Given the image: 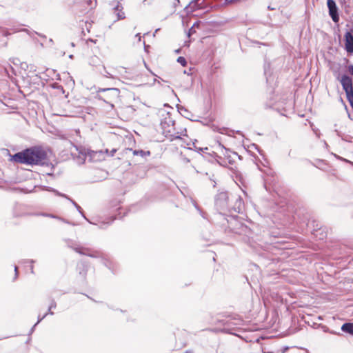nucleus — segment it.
<instances>
[{
    "mask_svg": "<svg viewBox=\"0 0 353 353\" xmlns=\"http://www.w3.org/2000/svg\"><path fill=\"white\" fill-rule=\"evenodd\" d=\"M135 38L137 39V42H140L141 41V34L139 33H137L135 35Z\"/></svg>",
    "mask_w": 353,
    "mask_h": 353,
    "instance_id": "aec40b11",
    "label": "nucleus"
},
{
    "mask_svg": "<svg viewBox=\"0 0 353 353\" xmlns=\"http://www.w3.org/2000/svg\"><path fill=\"white\" fill-rule=\"evenodd\" d=\"M163 134L171 141L186 136V128L180 123H176L171 118H165L161 123Z\"/></svg>",
    "mask_w": 353,
    "mask_h": 353,
    "instance_id": "f03ea898",
    "label": "nucleus"
},
{
    "mask_svg": "<svg viewBox=\"0 0 353 353\" xmlns=\"http://www.w3.org/2000/svg\"><path fill=\"white\" fill-rule=\"evenodd\" d=\"M92 157L93 158L97 157V159L104 158V152L102 151L92 152Z\"/></svg>",
    "mask_w": 353,
    "mask_h": 353,
    "instance_id": "f8f14e48",
    "label": "nucleus"
},
{
    "mask_svg": "<svg viewBox=\"0 0 353 353\" xmlns=\"http://www.w3.org/2000/svg\"><path fill=\"white\" fill-rule=\"evenodd\" d=\"M347 71L350 73V74L353 75V65H348Z\"/></svg>",
    "mask_w": 353,
    "mask_h": 353,
    "instance_id": "a211bd4d",
    "label": "nucleus"
},
{
    "mask_svg": "<svg viewBox=\"0 0 353 353\" xmlns=\"http://www.w3.org/2000/svg\"><path fill=\"white\" fill-rule=\"evenodd\" d=\"M112 6L114 9V12L117 15L118 20L123 19L125 18V13L123 12V6L119 1H113Z\"/></svg>",
    "mask_w": 353,
    "mask_h": 353,
    "instance_id": "6e6552de",
    "label": "nucleus"
},
{
    "mask_svg": "<svg viewBox=\"0 0 353 353\" xmlns=\"http://www.w3.org/2000/svg\"><path fill=\"white\" fill-rule=\"evenodd\" d=\"M98 92L104 93L103 95L99 97V99L110 104L111 108L114 107L113 103L117 101L120 94V91L117 88H100L98 90Z\"/></svg>",
    "mask_w": 353,
    "mask_h": 353,
    "instance_id": "7ed1b4c3",
    "label": "nucleus"
},
{
    "mask_svg": "<svg viewBox=\"0 0 353 353\" xmlns=\"http://www.w3.org/2000/svg\"><path fill=\"white\" fill-rule=\"evenodd\" d=\"M46 152L39 148L27 149L12 156V159L18 163L30 165H43L46 162Z\"/></svg>",
    "mask_w": 353,
    "mask_h": 353,
    "instance_id": "f257e3e1",
    "label": "nucleus"
},
{
    "mask_svg": "<svg viewBox=\"0 0 353 353\" xmlns=\"http://www.w3.org/2000/svg\"><path fill=\"white\" fill-rule=\"evenodd\" d=\"M132 152L134 155H140L141 157H143L145 155L149 156L150 154L149 151L145 152L143 150H133Z\"/></svg>",
    "mask_w": 353,
    "mask_h": 353,
    "instance_id": "ddd939ff",
    "label": "nucleus"
},
{
    "mask_svg": "<svg viewBox=\"0 0 353 353\" xmlns=\"http://www.w3.org/2000/svg\"><path fill=\"white\" fill-rule=\"evenodd\" d=\"M73 249H74L76 252H79V253H80V254H88V255H89V256H94L92 254H88V253L87 252V250H87V249H85V248H79V247H74Z\"/></svg>",
    "mask_w": 353,
    "mask_h": 353,
    "instance_id": "9b49d317",
    "label": "nucleus"
},
{
    "mask_svg": "<svg viewBox=\"0 0 353 353\" xmlns=\"http://www.w3.org/2000/svg\"><path fill=\"white\" fill-rule=\"evenodd\" d=\"M142 3L143 6H148L152 3V0H143Z\"/></svg>",
    "mask_w": 353,
    "mask_h": 353,
    "instance_id": "6ab92c4d",
    "label": "nucleus"
},
{
    "mask_svg": "<svg viewBox=\"0 0 353 353\" xmlns=\"http://www.w3.org/2000/svg\"><path fill=\"white\" fill-rule=\"evenodd\" d=\"M341 330L353 335V323H344L341 327Z\"/></svg>",
    "mask_w": 353,
    "mask_h": 353,
    "instance_id": "1a4fd4ad",
    "label": "nucleus"
},
{
    "mask_svg": "<svg viewBox=\"0 0 353 353\" xmlns=\"http://www.w3.org/2000/svg\"><path fill=\"white\" fill-rule=\"evenodd\" d=\"M194 25H193V26H192V28H190V31H189V35H190L191 33H192L193 32H194Z\"/></svg>",
    "mask_w": 353,
    "mask_h": 353,
    "instance_id": "412c9836",
    "label": "nucleus"
},
{
    "mask_svg": "<svg viewBox=\"0 0 353 353\" xmlns=\"http://www.w3.org/2000/svg\"><path fill=\"white\" fill-rule=\"evenodd\" d=\"M345 49L347 52L353 53V30L347 32L344 36Z\"/></svg>",
    "mask_w": 353,
    "mask_h": 353,
    "instance_id": "0eeeda50",
    "label": "nucleus"
},
{
    "mask_svg": "<svg viewBox=\"0 0 353 353\" xmlns=\"http://www.w3.org/2000/svg\"><path fill=\"white\" fill-rule=\"evenodd\" d=\"M194 28H198L199 26V23H195L194 24Z\"/></svg>",
    "mask_w": 353,
    "mask_h": 353,
    "instance_id": "b1692460",
    "label": "nucleus"
},
{
    "mask_svg": "<svg viewBox=\"0 0 353 353\" xmlns=\"http://www.w3.org/2000/svg\"><path fill=\"white\" fill-rule=\"evenodd\" d=\"M197 1H192L190 4H189V7L191 10H194V9H196L197 8Z\"/></svg>",
    "mask_w": 353,
    "mask_h": 353,
    "instance_id": "f3484780",
    "label": "nucleus"
},
{
    "mask_svg": "<svg viewBox=\"0 0 353 353\" xmlns=\"http://www.w3.org/2000/svg\"><path fill=\"white\" fill-rule=\"evenodd\" d=\"M327 6L329 10V14L334 22L338 23L339 21V16L338 13V8L334 0H327Z\"/></svg>",
    "mask_w": 353,
    "mask_h": 353,
    "instance_id": "39448f33",
    "label": "nucleus"
},
{
    "mask_svg": "<svg viewBox=\"0 0 353 353\" xmlns=\"http://www.w3.org/2000/svg\"><path fill=\"white\" fill-rule=\"evenodd\" d=\"M215 205L218 210H225L228 207V195L226 192H219L215 199Z\"/></svg>",
    "mask_w": 353,
    "mask_h": 353,
    "instance_id": "20e7f679",
    "label": "nucleus"
},
{
    "mask_svg": "<svg viewBox=\"0 0 353 353\" xmlns=\"http://www.w3.org/2000/svg\"><path fill=\"white\" fill-rule=\"evenodd\" d=\"M105 153H108V150H105Z\"/></svg>",
    "mask_w": 353,
    "mask_h": 353,
    "instance_id": "bb28decb",
    "label": "nucleus"
},
{
    "mask_svg": "<svg viewBox=\"0 0 353 353\" xmlns=\"http://www.w3.org/2000/svg\"><path fill=\"white\" fill-rule=\"evenodd\" d=\"M57 194L68 199V196L65 194H60L59 192H57ZM68 199H69V198H68ZM70 200L71 201L72 204L77 208V210L79 211V212L82 213L81 211V207L79 205H78L77 204V203H75L74 201L71 200L70 199Z\"/></svg>",
    "mask_w": 353,
    "mask_h": 353,
    "instance_id": "4468645a",
    "label": "nucleus"
},
{
    "mask_svg": "<svg viewBox=\"0 0 353 353\" xmlns=\"http://www.w3.org/2000/svg\"><path fill=\"white\" fill-rule=\"evenodd\" d=\"M143 44H144V46H145V41H143ZM145 48H146V46H145Z\"/></svg>",
    "mask_w": 353,
    "mask_h": 353,
    "instance_id": "cd10ccee",
    "label": "nucleus"
},
{
    "mask_svg": "<svg viewBox=\"0 0 353 353\" xmlns=\"http://www.w3.org/2000/svg\"><path fill=\"white\" fill-rule=\"evenodd\" d=\"M340 82L345 94L353 92L352 79L347 75H343L340 79Z\"/></svg>",
    "mask_w": 353,
    "mask_h": 353,
    "instance_id": "423d86ee",
    "label": "nucleus"
},
{
    "mask_svg": "<svg viewBox=\"0 0 353 353\" xmlns=\"http://www.w3.org/2000/svg\"><path fill=\"white\" fill-rule=\"evenodd\" d=\"M347 99L349 101L350 105L353 108V92L346 94Z\"/></svg>",
    "mask_w": 353,
    "mask_h": 353,
    "instance_id": "2eb2a0df",
    "label": "nucleus"
},
{
    "mask_svg": "<svg viewBox=\"0 0 353 353\" xmlns=\"http://www.w3.org/2000/svg\"><path fill=\"white\" fill-rule=\"evenodd\" d=\"M88 3H92V0H89V1H88Z\"/></svg>",
    "mask_w": 353,
    "mask_h": 353,
    "instance_id": "a878e982",
    "label": "nucleus"
},
{
    "mask_svg": "<svg viewBox=\"0 0 353 353\" xmlns=\"http://www.w3.org/2000/svg\"><path fill=\"white\" fill-rule=\"evenodd\" d=\"M31 272L33 273V268H32V266L31 267Z\"/></svg>",
    "mask_w": 353,
    "mask_h": 353,
    "instance_id": "393cba45",
    "label": "nucleus"
},
{
    "mask_svg": "<svg viewBox=\"0 0 353 353\" xmlns=\"http://www.w3.org/2000/svg\"><path fill=\"white\" fill-rule=\"evenodd\" d=\"M177 62L179 63L182 66H185L187 63L185 59L183 57H179L177 59Z\"/></svg>",
    "mask_w": 353,
    "mask_h": 353,
    "instance_id": "dca6fc26",
    "label": "nucleus"
},
{
    "mask_svg": "<svg viewBox=\"0 0 353 353\" xmlns=\"http://www.w3.org/2000/svg\"><path fill=\"white\" fill-rule=\"evenodd\" d=\"M185 353H191V352H185Z\"/></svg>",
    "mask_w": 353,
    "mask_h": 353,
    "instance_id": "c85d7f7f",
    "label": "nucleus"
},
{
    "mask_svg": "<svg viewBox=\"0 0 353 353\" xmlns=\"http://www.w3.org/2000/svg\"><path fill=\"white\" fill-rule=\"evenodd\" d=\"M14 272H15V277H14V279L17 277V275H18V271H17V267L15 266L14 267Z\"/></svg>",
    "mask_w": 353,
    "mask_h": 353,
    "instance_id": "4be33fe9",
    "label": "nucleus"
},
{
    "mask_svg": "<svg viewBox=\"0 0 353 353\" xmlns=\"http://www.w3.org/2000/svg\"><path fill=\"white\" fill-rule=\"evenodd\" d=\"M56 307V303L54 302H52V304L49 306V308H48V312L45 314L42 317H40L39 316V320L37 321V323L34 325V327H35L41 321H42L48 314H53V312H51V310L52 308H55Z\"/></svg>",
    "mask_w": 353,
    "mask_h": 353,
    "instance_id": "9d476101",
    "label": "nucleus"
},
{
    "mask_svg": "<svg viewBox=\"0 0 353 353\" xmlns=\"http://www.w3.org/2000/svg\"><path fill=\"white\" fill-rule=\"evenodd\" d=\"M115 152H116L115 149L112 150L110 152V156L112 157L114 155V154L115 153Z\"/></svg>",
    "mask_w": 353,
    "mask_h": 353,
    "instance_id": "5701e85b",
    "label": "nucleus"
}]
</instances>
